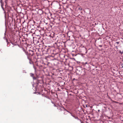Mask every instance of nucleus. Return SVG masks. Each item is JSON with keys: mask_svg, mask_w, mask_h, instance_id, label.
<instances>
[{"mask_svg": "<svg viewBox=\"0 0 123 123\" xmlns=\"http://www.w3.org/2000/svg\"><path fill=\"white\" fill-rule=\"evenodd\" d=\"M77 118L79 120L80 122H81V123H84L83 122L81 121V120H80V119H78L77 117Z\"/></svg>", "mask_w": 123, "mask_h": 123, "instance_id": "obj_1", "label": "nucleus"}, {"mask_svg": "<svg viewBox=\"0 0 123 123\" xmlns=\"http://www.w3.org/2000/svg\"><path fill=\"white\" fill-rule=\"evenodd\" d=\"M116 43L117 44H119V42H116Z\"/></svg>", "mask_w": 123, "mask_h": 123, "instance_id": "obj_2", "label": "nucleus"}, {"mask_svg": "<svg viewBox=\"0 0 123 123\" xmlns=\"http://www.w3.org/2000/svg\"><path fill=\"white\" fill-rule=\"evenodd\" d=\"M116 48L117 49H118V47L117 46H116Z\"/></svg>", "mask_w": 123, "mask_h": 123, "instance_id": "obj_3", "label": "nucleus"}, {"mask_svg": "<svg viewBox=\"0 0 123 123\" xmlns=\"http://www.w3.org/2000/svg\"><path fill=\"white\" fill-rule=\"evenodd\" d=\"M99 47H102V45H99Z\"/></svg>", "mask_w": 123, "mask_h": 123, "instance_id": "obj_4", "label": "nucleus"}, {"mask_svg": "<svg viewBox=\"0 0 123 123\" xmlns=\"http://www.w3.org/2000/svg\"><path fill=\"white\" fill-rule=\"evenodd\" d=\"M115 103H117V102H116V101H115Z\"/></svg>", "mask_w": 123, "mask_h": 123, "instance_id": "obj_5", "label": "nucleus"}, {"mask_svg": "<svg viewBox=\"0 0 123 123\" xmlns=\"http://www.w3.org/2000/svg\"><path fill=\"white\" fill-rule=\"evenodd\" d=\"M36 32V31H35V32H34V33L35 34Z\"/></svg>", "mask_w": 123, "mask_h": 123, "instance_id": "obj_6", "label": "nucleus"}, {"mask_svg": "<svg viewBox=\"0 0 123 123\" xmlns=\"http://www.w3.org/2000/svg\"><path fill=\"white\" fill-rule=\"evenodd\" d=\"M33 79H36V78H33Z\"/></svg>", "mask_w": 123, "mask_h": 123, "instance_id": "obj_7", "label": "nucleus"}, {"mask_svg": "<svg viewBox=\"0 0 123 123\" xmlns=\"http://www.w3.org/2000/svg\"><path fill=\"white\" fill-rule=\"evenodd\" d=\"M30 64H31V63L30 62Z\"/></svg>", "mask_w": 123, "mask_h": 123, "instance_id": "obj_8", "label": "nucleus"}, {"mask_svg": "<svg viewBox=\"0 0 123 123\" xmlns=\"http://www.w3.org/2000/svg\"><path fill=\"white\" fill-rule=\"evenodd\" d=\"M87 62H86V64H87Z\"/></svg>", "mask_w": 123, "mask_h": 123, "instance_id": "obj_9", "label": "nucleus"}, {"mask_svg": "<svg viewBox=\"0 0 123 123\" xmlns=\"http://www.w3.org/2000/svg\"><path fill=\"white\" fill-rule=\"evenodd\" d=\"M98 111H99V110H98Z\"/></svg>", "mask_w": 123, "mask_h": 123, "instance_id": "obj_10", "label": "nucleus"}, {"mask_svg": "<svg viewBox=\"0 0 123 123\" xmlns=\"http://www.w3.org/2000/svg\"><path fill=\"white\" fill-rule=\"evenodd\" d=\"M2 0H1V1Z\"/></svg>", "mask_w": 123, "mask_h": 123, "instance_id": "obj_11", "label": "nucleus"}]
</instances>
